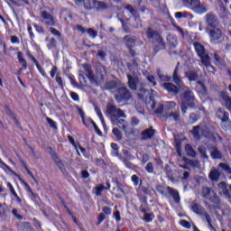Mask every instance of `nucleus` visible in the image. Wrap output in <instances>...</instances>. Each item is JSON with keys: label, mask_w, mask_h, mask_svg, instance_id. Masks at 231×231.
I'll return each mask as SVG.
<instances>
[{"label": "nucleus", "mask_w": 231, "mask_h": 231, "mask_svg": "<svg viewBox=\"0 0 231 231\" xmlns=\"http://www.w3.org/2000/svg\"><path fill=\"white\" fill-rule=\"evenodd\" d=\"M138 37L133 35H125L123 38V42L125 44L126 48L129 50L131 55L134 57L136 55V51L133 50L134 46H136V42H138Z\"/></svg>", "instance_id": "0eeeda50"}, {"label": "nucleus", "mask_w": 231, "mask_h": 231, "mask_svg": "<svg viewBox=\"0 0 231 231\" xmlns=\"http://www.w3.org/2000/svg\"><path fill=\"white\" fill-rule=\"evenodd\" d=\"M126 10L130 12V14L134 17L135 21H140V15H138V13H136V10L131 6V5H126Z\"/></svg>", "instance_id": "72a5a7b5"}, {"label": "nucleus", "mask_w": 231, "mask_h": 231, "mask_svg": "<svg viewBox=\"0 0 231 231\" xmlns=\"http://www.w3.org/2000/svg\"><path fill=\"white\" fill-rule=\"evenodd\" d=\"M218 187V194L220 196H224V198H226L227 199H230L231 198V185H228L225 181H221L217 184Z\"/></svg>", "instance_id": "6e6552de"}, {"label": "nucleus", "mask_w": 231, "mask_h": 231, "mask_svg": "<svg viewBox=\"0 0 231 231\" xmlns=\"http://www.w3.org/2000/svg\"><path fill=\"white\" fill-rule=\"evenodd\" d=\"M128 79V86L132 91H136V88L138 86V78L132 76L131 74H127Z\"/></svg>", "instance_id": "ddd939ff"}, {"label": "nucleus", "mask_w": 231, "mask_h": 231, "mask_svg": "<svg viewBox=\"0 0 231 231\" xmlns=\"http://www.w3.org/2000/svg\"><path fill=\"white\" fill-rule=\"evenodd\" d=\"M87 33H88L89 37H92V39H95L97 35H98V32L91 28L87 30Z\"/></svg>", "instance_id": "de8ad7c7"}, {"label": "nucleus", "mask_w": 231, "mask_h": 231, "mask_svg": "<svg viewBox=\"0 0 231 231\" xmlns=\"http://www.w3.org/2000/svg\"><path fill=\"white\" fill-rule=\"evenodd\" d=\"M185 77H187L190 82H196V80H199V74L198 71L189 70L185 72Z\"/></svg>", "instance_id": "a211bd4d"}, {"label": "nucleus", "mask_w": 231, "mask_h": 231, "mask_svg": "<svg viewBox=\"0 0 231 231\" xmlns=\"http://www.w3.org/2000/svg\"><path fill=\"white\" fill-rule=\"evenodd\" d=\"M48 50H56L57 49V40L55 38H51L48 40L47 43Z\"/></svg>", "instance_id": "c9c22d12"}, {"label": "nucleus", "mask_w": 231, "mask_h": 231, "mask_svg": "<svg viewBox=\"0 0 231 231\" xmlns=\"http://www.w3.org/2000/svg\"><path fill=\"white\" fill-rule=\"evenodd\" d=\"M191 209L195 212V214H199V216H205V214H207L205 208H203V207H201L199 204H193Z\"/></svg>", "instance_id": "4be33fe9"}, {"label": "nucleus", "mask_w": 231, "mask_h": 231, "mask_svg": "<svg viewBox=\"0 0 231 231\" xmlns=\"http://www.w3.org/2000/svg\"><path fill=\"white\" fill-rule=\"evenodd\" d=\"M180 172H182V177H181V180H189V178H190V172L189 171H180Z\"/></svg>", "instance_id": "680f3d73"}, {"label": "nucleus", "mask_w": 231, "mask_h": 231, "mask_svg": "<svg viewBox=\"0 0 231 231\" xmlns=\"http://www.w3.org/2000/svg\"><path fill=\"white\" fill-rule=\"evenodd\" d=\"M168 118H172L175 122L180 120V112H172L168 116Z\"/></svg>", "instance_id": "c03bdc74"}, {"label": "nucleus", "mask_w": 231, "mask_h": 231, "mask_svg": "<svg viewBox=\"0 0 231 231\" xmlns=\"http://www.w3.org/2000/svg\"><path fill=\"white\" fill-rule=\"evenodd\" d=\"M165 172L168 178L174 181V174L172 173V170L171 168H166Z\"/></svg>", "instance_id": "3c124183"}, {"label": "nucleus", "mask_w": 231, "mask_h": 231, "mask_svg": "<svg viewBox=\"0 0 231 231\" xmlns=\"http://www.w3.org/2000/svg\"><path fill=\"white\" fill-rule=\"evenodd\" d=\"M93 6L94 8H96V10H98L99 12H102V10H107V7H108L106 2L97 1V0L93 2Z\"/></svg>", "instance_id": "412c9836"}, {"label": "nucleus", "mask_w": 231, "mask_h": 231, "mask_svg": "<svg viewBox=\"0 0 231 231\" xmlns=\"http://www.w3.org/2000/svg\"><path fill=\"white\" fill-rule=\"evenodd\" d=\"M172 80L177 86H181V84H183V80H181V77H180V71H178V69L173 71Z\"/></svg>", "instance_id": "a878e982"}, {"label": "nucleus", "mask_w": 231, "mask_h": 231, "mask_svg": "<svg viewBox=\"0 0 231 231\" xmlns=\"http://www.w3.org/2000/svg\"><path fill=\"white\" fill-rule=\"evenodd\" d=\"M216 116L221 119V122H228V120H230V115L223 109H218L216 113Z\"/></svg>", "instance_id": "2eb2a0df"}, {"label": "nucleus", "mask_w": 231, "mask_h": 231, "mask_svg": "<svg viewBox=\"0 0 231 231\" xmlns=\"http://www.w3.org/2000/svg\"><path fill=\"white\" fill-rule=\"evenodd\" d=\"M97 57H99V59H106V57H107V53H106V51H103V50H99L97 51Z\"/></svg>", "instance_id": "bf43d9fd"}, {"label": "nucleus", "mask_w": 231, "mask_h": 231, "mask_svg": "<svg viewBox=\"0 0 231 231\" xmlns=\"http://www.w3.org/2000/svg\"><path fill=\"white\" fill-rule=\"evenodd\" d=\"M222 100L224 101L225 107L227 111L231 112V97L230 96L226 95V93H222Z\"/></svg>", "instance_id": "b1692460"}, {"label": "nucleus", "mask_w": 231, "mask_h": 231, "mask_svg": "<svg viewBox=\"0 0 231 231\" xmlns=\"http://www.w3.org/2000/svg\"><path fill=\"white\" fill-rule=\"evenodd\" d=\"M145 171H147L150 173L154 172V166L152 165V162L147 163V165L145 166Z\"/></svg>", "instance_id": "5fc2aeb1"}, {"label": "nucleus", "mask_w": 231, "mask_h": 231, "mask_svg": "<svg viewBox=\"0 0 231 231\" xmlns=\"http://www.w3.org/2000/svg\"><path fill=\"white\" fill-rule=\"evenodd\" d=\"M206 23L208 26L210 28L216 29L217 28V25L219 24V21L217 20V16L212 13H208L206 14Z\"/></svg>", "instance_id": "9d476101"}, {"label": "nucleus", "mask_w": 231, "mask_h": 231, "mask_svg": "<svg viewBox=\"0 0 231 231\" xmlns=\"http://www.w3.org/2000/svg\"><path fill=\"white\" fill-rule=\"evenodd\" d=\"M106 219V215L104 213H100L97 217V225H100Z\"/></svg>", "instance_id": "774afa93"}, {"label": "nucleus", "mask_w": 231, "mask_h": 231, "mask_svg": "<svg viewBox=\"0 0 231 231\" xmlns=\"http://www.w3.org/2000/svg\"><path fill=\"white\" fill-rule=\"evenodd\" d=\"M42 23H45V26H55L56 22L55 18L51 14L48 13V11H42L41 12Z\"/></svg>", "instance_id": "1a4fd4ad"}, {"label": "nucleus", "mask_w": 231, "mask_h": 231, "mask_svg": "<svg viewBox=\"0 0 231 231\" xmlns=\"http://www.w3.org/2000/svg\"><path fill=\"white\" fill-rule=\"evenodd\" d=\"M117 125V127H120L121 129H123L125 134H129V133H131V129L129 128V123H127V121L124 119H120L119 121H117V125Z\"/></svg>", "instance_id": "dca6fc26"}, {"label": "nucleus", "mask_w": 231, "mask_h": 231, "mask_svg": "<svg viewBox=\"0 0 231 231\" xmlns=\"http://www.w3.org/2000/svg\"><path fill=\"white\" fill-rule=\"evenodd\" d=\"M193 46L198 57H199L202 64L207 68V69H214V67L210 64V56L207 53L205 46L199 42H194Z\"/></svg>", "instance_id": "7ed1b4c3"}, {"label": "nucleus", "mask_w": 231, "mask_h": 231, "mask_svg": "<svg viewBox=\"0 0 231 231\" xmlns=\"http://www.w3.org/2000/svg\"><path fill=\"white\" fill-rule=\"evenodd\" d=\"M183 162L188 165H190L193 169H199L201 167V163L198 160H189L187 158H182Z\"/></svg>", "instance_id": "5701e85b"}, {"label": "nucleus", "mask_w": 231, "mask_h": 231, "mask_svg": "<svg viewBox=\"0 0 231 231\" xmlns=\"http://www.w3.org/2000/svg\"><path fill=\"white\" fill-rule=\"evenodd\" d=\"M18 60H19V62H21V64H23V69H26L28 65L26 63V60H24V58H23V52H21V51L18 52Z\"/></svg>", "instance_id": "a19ab883"}, {"label": "nucleus", "mask_w": 231, "mask_h": 231, "mask_svg": "<svg viewBox=\"0 0 231 231\" xmlns=\"http://www.w3.org/2000/svg\"><path fill=\"white\" fill-rule=\"evenodd\" d=\"M207 31L208 32L211 42H213L214 44H216V42H217V41L221 39L222 32L219 29L217 28H215L213 30L207 29Z\"/></svg>", "instance_id": "f8f14e48"}, {"label": "nucleus", "mask_w": 231, "mask_h": 231, "mask_svg": "<svg viewBox=\"0 0 231 231\" xmlns=\"http://www.w3.org/2000/svg\"><path fill=\"white\" fill-rule=\"evenodd\" d=\"M201 134L206 138H208V136H210V132L208 131V128H207V126H201Z\"/></svg>", "instance_id": "49530a36"}, {"label": "nucleus", "mask_w": 231, "mask_h": 231, "mask_svg": "<svg viewBox=\"0 0 231 231\" xmlns=\"http://www.w3.org/2000/svg\"><path fill=\"white\" fill-rule=\"evenodd\" d=\"M155 113L157 115H163V105H159L158 107L155 109Z\"/></svg>", "instance_id": "0e129e2a"}, {"label": "nucleus", "mask_w": 231, "mask_h": 231, "mask_svg": "<svg viewBox=\"0 0 231 231\" xmlns=\"http://www.w3.org/2000/svg\"><path fill=\"white\" fill-rule=\"evenodd\" d=\"M113 134L116 135L117 140H122V132L118 128H114L112 130Z\"/></svg>", "instance_id": "a18cd8bd"}, {"label": "nucleus", "mask_w": 231, "mask_h": 231, "mask_svg": "<svg viewBox=\"0 0 231 231\" xmlns=\"http://www.w3.org/2000/svg\"><path fill=\"white\" fill-rule=\"evenodd\" d=\"M164 89L167 90L168 93H171L172 95H178L180 93V89H178V87L172 83H167L165 82L163 84Z\"/></svg>", "instance_id": "4468645a"}, {"label": "nucleus", "mask_w": 231, "mask_h": 231, "mask_svg": "<svg viewBox=\"0 0 231 231\" xmlns=\"http://www.w3.org/2000/svg\"><path fill=\"white\" fill-rule=\"evenodd\" d=\"M189 6H191V9L193 12H195V14H205L207 12V7L205 5L201 4L199 0H196L191 5H189Z\"/></svg>", "instance_id": "9b49d317"}, {"label": "nucleus", "mask_w": 231, "mask_h": 231, "mask_svg": "<svg viewBox=\"0 0 231 231\" xmlns=\"http://www.w3.org/2000/svg\"><path fill=\"white\" fill-rule=\"evenodd\" d=\"M167 41L170 42L171 48H176L178 46V39L174 36H170L167 38Z\"/></svg>", "instance_id": "4c0bfd02"}, {"label": "nucleus", "mask_w": 231, "mask_h": 231, "mask_svg": "<svg viewBox=\"0 0 231 231\" xmlns=\"http://www.w3.org/2000/svg\"><path fill=\"white\" fill-rule=\"evenodd\" d=\"M147 80L152 84V86H156V79L154 76H147Z\"/></svg>", "instance_id": "69168bd1"}, {"label": "nucleus", "mask_w": 231, "mask_h": 231, "mask_svg": "<svg viewBox=\"0 0 231 231\" xmlns=\"http://www.w3.org/2000/svg\"><path fill=\"white\" fill-rule=\"evenodd\" d=\"M185 151L188 156H190L191 158H196V151H194V148H192L190 144L185 145Z\"/></svg>", "instance_id": "2f4dec72"}, {"label": "nucleus", "mask_w": 231, "mask_h": 231, "mask_svg": "<svg viewBox=\"0 0 231 231\" xmlns=\"http://www.w3.org/2000/svg\"><path fill=\"white\" fill-rule=\"evenodd\" d=\"M83 69L86 71L88 79H89V80L93 82V80H95V76L93 75V70H91V67L89 65H83Z\"/></svg>", "instance_id": "cd10ccee"}, {"label": "nucleus", "mask_w": 231, "mask_h": 231, "mask_svg": "<svg viewBox=\"0 0 231 231\" xmlns=\"http://www.w3.org/2000/svg\"><path fill=\"white\" fill-rule=\"evenodd\" d=\"M195 106H196V99L194 98V94H192V91L190 90H186L184 92L182 102L180 103L181 113L185 115L189 107H195Z\"/></svg>", "instance_id": "20e7f679"}, {"label": "nucleus", "mask_w": 231, "mask_h": 231, "mask_svg": "<svg viewBox=\"0 0 231 231\" xmlns=\"http://www.w3.org/2000/svg\"><path fill=\"white\" fill-rule=\"evenodd\" d=\"M171 189V187H163L160 185L156 187V190L159 191V193L162 194V196H169Z\"/></svg>", "instance_id": "c85d7f7f"}, {"label": "nucleus", "mask_w": 231, "mask_h": 231, "mask_svg": "<svg viewBox=\"0 0 231 231\" xmlns=\"http://www.w3.org/2000/svg\"><path fill=\"white\" fill-rule=\"evenodd\" d=\"M157 75L162 82H171V78L170 76L164 75L162 70L157 69Z\"/></svg>", "instance_id": "473e14b6"}, {"label": "nucleus", "mask_w": 231, "mask_h": 231, "mask_svg": "<svg viewBox=\"0 0 231 231\" xmlns=\"http://www.w3.org/2000/svg\"><path fill=\"white\" fill-rule=\"evenodd\" d=\"M143 219L146 223H151L154 219V215L146 213L144 214Z\"/></svg>", "instance_id": "09e8293b"}, {"label": "nucleus", "mask_w": 231, "mask_h": 231, "mask_svg": "<svg viewBox=\"0 0 231 231\" xmlns=\"http://www.w3.org/2000/svg\"><path fill=\"white\" fill-rule=\"evenodd\" d=\"M192 134L194 136V138H196L197 140H199L201 138V125H197L193 127L192 130Z\"/></svg>", "instance_id": "c756f323"}, {"label": "nucleus", "mask_w": 231, "mask_h": 231, "mask_svg": "<svg viewBox=\"0 0 231 231\" xmlns=\"http://www.w3.org/2000/svg\"><path fill=\"white\" fill-rule=\"evenodd\" d=\"M121 23H122V28L124 32H125L126 33H131V30L129 29V26H127L125 23H124V20H121Z\"/></svg>", "instance_id": "e2e57ef3"}, {"label": "nucleus", "mask_w": 231, "mask_h": 231, "mask_svg": "<svg viewBox=\"0 0 231 231\" xmlns=\"http://www.w3.org/2000/svg\"><path fill=\"white\" fill-rule=\"evenodd\" d=\"M23 186L25 187L26 192L30 194V198L32 199H35L37 198V194H35L33 190H32V188L30 187V185H28L25 181H23Z\"/></svg>", "instance_id": "f704fd0d"}, {"label": "nucleus", "mask_w": 231, "mask_h": 231, "mask_svg": "<svg viewBox=\"0 0 231 231\" xmlns=\"http://www.w3.org/2000/svg\"><path fill=\"white\" fill-rule=\"evenodd\" d=\"M154 136V129L152 127H150L148 129H145L142 133V140H151Z\"/></svg>", "instance_id": "6ab92c4d"}, {"label": "nucleus", "mask_w": 231, "mask_h": 231, "mask_svg": "<svg viewBox=\"0 0 231 231\" xmlns=\"http://www.w3.org/2000/svg\"><path fill=\"white\" fill-rule=\"evenodd\" d=\"M95 111H96L103 127H106V120H104V116L102 115V111L98 108V106L95 107Z\"/></svg>", "instance_id": "e433bc0d"}, {"label": "nucleus", "mask_w": 231, "mask_h": 231, "mask_svg": "<svg viewBox=\"0 0 231 231\" xmlns=\"http://www.w3.org/2000/svg\"><path fill=\"white\" fill-rule=\"evenodd\" d=\"M219 167L220 169H223V171H225V172L227 174H231V168L228 164L221 162L219 163Z\"/></svg>", "instance_id": "79ce46f5"}, {"label": "nucleus", "mask_w": 231, "mask_h": 231, "mask_svg": "<svg viewBox=\"0 0 231 231\" xmlns=\"http://www.w3.org/2000/svg\"><path fill=\"white\" fill-rule=\"evenodd\" d=\"M12 212H13V216H14V217H16V219H23V216H21L20 214H18L17 212V208H14L13 210H12Z\"/></svg>", "instance_id": "338daca9"}, {"label": "nucleus", "mask_w": 231, "mask_h": 231, "mask_svg": "<svg viewBox=\"0 0 231 231\" xmlns=\"http://www.w3.org/2000/svg\"><path fill=\"white\" fill-rule=\"evenodd\" d=\"M210 153H211V158H213V160H221L223 158L221 152L217 150V148L216 147L211 148Z\"/></svg>", "instance_id": "bb28decb"}, {"label": "nucleus", "mask_w": 231, "mask_h": 231, "mask_svg": "<svg viewBox=\"0 0 231 231\" xmlns=\"http://www.w3.org/2000/svg\"><path fill=\"white\" fill-rule=\"evenodd\" d=\"M199 152L200 153L201 158L204 160H208V155H207V149L203 146H199Z\"/></svg>", "instance_id": "58836bf2"}, {"label": "nucleus", "mask_w": 231, "mask_h": 231, "mask_svg": "<svg viewBox=\"0 0 231 231\" xmlns=\"http://www.w3.org/2000/svg\"><path fill=\"white\" fill-rule=\"evenodd\" d=\"M106 115H109L113 125H118V122L122 120V118H125V113H124L122 109L117 108L113 103L106 105Z\"/></svg>", "instance_id": "f03ea898"}, {"label": "nucleus", "mask_w": 231, "mask_h": 231, "mask_svg": "<svg viewBox=\"0 0 231 231\" xmlns=\"http://www.w3.org/2000/svg\"><path fill=\"white\" fill-rule=\"evenodd\" d=\"M175 17H176V19H183V17H184V18H185V17H188L187 12H183V13H181V12H177V13H175Z\"/></svg>", "instance_id": "864d4df0"}, {"label": "nucleus", "mask_w": 231, "mask_h": 231, "mask_svg": "<svg viewBox=\"0 0 231 231\" xmlns=\"http://www.w3.org/2000/svg\"><path fill=\"white\" fill-rule=\"evenodd\" d=\"M204 217H205L209 228L212 230L214 228V226H212V219L210 218V215H208V213H204Z\"/></svg>", "instance_id": "37998d69"}, {"label": "nucleus", "mask_w": 231, "mask_h": 231, "mask_svg": "<svg viewBox=\"0 0 231 231\" xmlns=\"http://www.w3.org/2000/svg\"><path fill=\"white\" fill-rule=\"evenodd\" d=\"M136 191L139 198H142L143 194L147 196L151 195V189L145 186H142V180H140V186L136 189Z\"/></svg>", "instance_id": "f3484780"}, {"label": "nucleus", "mask_w": 231, "mask_h": 231, "mask_svg": "<svg viewBox=\"0 0 231 231\" xmlns=\"http://www.w3.org/2000/svg\"><path fill=\"white\" fill-rule=\"evenodd\" d=\"M103 190H106V187H104V185L100 184V185L97 186L95 188V194H96V196H97V197L102 196Z\"/></svg>", "instance_id": "ea45409f"}, {"label": "nucleus", "mask_w": 231, "mask_h": 231, "mask_svg": "<svg viewBox=\"0 0 231 231\" xmlns=\"http://www.w3.org/2000/svg\"><path fill=\"white\" fill-rule=\"evenodd\" d=\"M168 194L173 198L175 203H180V192H178V190L172 189V188H171L170 192Z\"/></svg>", "instance_id": "7c9ffc66"}, {"label": "nucleus", "mask_w": 231, "mask_h": 231, "mask_svg": "<svg viewBox=\"0 0 231 231\" xmlns=\"http://www.w3.org/2000/svg\"><path fill=\"white\" fill-rule=\"evenodd\" d=\"M221 176V172L216 168H212L209 172V180L211 181H219V178Z\"/></svg>", "instance_id": "aec40b11"}, {"label": "nucleus", "mask_w": 231, "mask_h": 231, "mask_svg": "<svg viewBox=\"0 0 231 231\" xmlns=\"http://www.w3.org/2000/svg\"><path fill=\"white\" fill-rule=\"evenodd\" d=\"M131 98V92L127 87L123 84L116 92V100L120 104L123 100H129Z\"/></svg>", "instance_id": "423d86ee"}, {"label": "nucleus", "mask_w": 231, "mask_h": 231, "mask_svg": "<svg viewBox=\"0 0 231 231\" xmlns=\"http://www.w3.org/2000/svg\"><path fill=\"white\" fill-rule=\"evenodd\" d=\"M131 124L134 127H136V125H138V124H140V119H138V117H136V116H133L131 118Z\"/></svg>", "instance_id": "13d9d810"}, {"label": "nucleus", "mask_w": 231, "mask_h": 231, "mask_svg": "<svg viewBox=\"0 0 231 231\" xmlns=\"http://www.w3.org/2000/svg\"><path fill=\"white\" fill-rule=\"evenodd\" d=\"M201 196L205 199L211 201V203H215V205H219V203H221L219 197H217V194L216 191H214V189H212V188L207 186L202 187Z\"/></svg>", "instance_id": "39448f33"}, {"label": "nucleus", "mask_w": 231, "mask_h": 231, "mask_svg": "<svg viewBox=\"0 0 231 231\" xmlns=\"http://www.w3.org/2000/svg\"><path fill=\"white\" fill-rule=\"evenodd\" d=\"M50 32H51V33H52V35H55L56 37H61L62 36L60 32H59V30L55 29L53 27L50 28Z\"/></svg>", "instance_id": "603ef678"}, {"label": "nucleus", "mask_w": 231, "mask_h": 231, "mask_svg": "<svg viewBox=\"0 0 231 231\" xmlns=\"http://www.w3.org/2000/svg\"><path fill=\"white\" fill-rule=\"evenodd\" d=\"M134 187H138V183H140V178L137 175H133L131 178Z\"/></svg>", "instance_id": "4d7b16f0"}, {"label": "nucleus", "mask_w": 231, "mask_h": 231, "mask_svg": "<svg viewBox=\"0 0 231 231\" xmlns=\"http://www.w3.org/2000/svg\"><path fill=\"white\" fill-rule=\"evenodd\" d=\"M122 86L121 81L112 80L106 83V89H118Z\"/></svg>", "instance_id": "393cba45"}, {"label": "nucleus", "mask_w": 231, "mask_h": 231, "mask_svg": "<svg viewBox=\"0 0 231 231\" xmlns=\"http://www.w3.org/2000/svg\"><path fill=\"white\" fill-rule=\"evenodd\" d=\"M47 122L51 125V127H52V129H57V124L51 118L47 117Z\"/></svg>", "instance_id": "052dcab7"}, {"label": "nucleus", "mask_w": 231, "mask_h": 231, "mask_svg": "<svg viewBox=\"0 0 231 231\" xmlns=\"http://www.w3.org/2000/svg\"><path fill=\"white\" fill-rule=\"evenodd\" d=\"M198 122V116L195 114H190L189 123L196 124Z\"/></svg>", "instance_id": "6e6d98bb"}, {"label": "nucleus", "mask_w": 231, "mask_h": 231, "mask_svg": "<svg viewBox=\"0 0 231 231\" xmlns=\"http://www.w3.org/2000/svg\"><path fill=\"white\" fill-rule=\"evenodd\" d=\"M180 226H183V228H187L188 230L190 229V222L187 220H180Z\"/></svg>", "instance_id": "8fccbe9b"}, {"label": "nucleus", "mask_w": 231, "mask_h": 231, "mask_svg": "<svg viewBox=\"0 0 231 231\" xmlns=\"http://www.w3.org/2000/svg\"><path fill=\"white\" fill-rule=\"evenodd\" d=\"M146 37L150 41H152V44L159 48V50H165V42H163V38L162 37V34L156 31V29L152 27H148L145 30Z\"/></svg>", "instance_id": "f257e3e1"}]
</instances>
